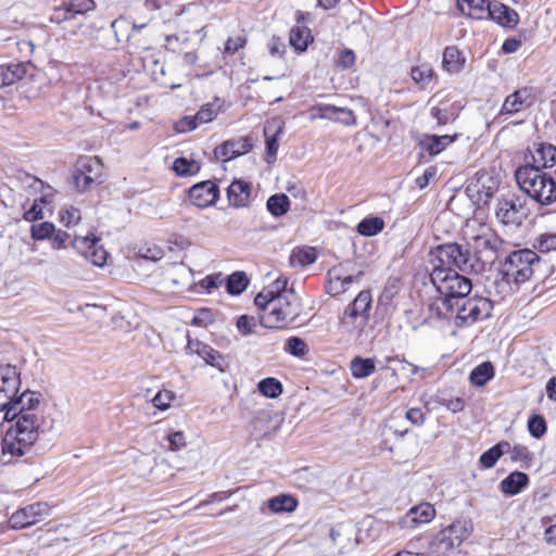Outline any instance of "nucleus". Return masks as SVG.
<instances>
[{
	"label": "nucleus",
	"instance_id": "f257e3e1",
	"mask_svg": "<svg viewBox=\"0 0 556 556\" xmlns=\"http://www.w3.org/2000/svg\"><path fill=\"white\" fill-rule=\"evenodd\" d=\"M430 281L438 292V296L429 305L431 314L439 319H451L455 306L471 292V280L459 275L457 270L437 269L431 271Z\"/></svg>",
	"mask_w": 556,
	"mask_h": 556
},
{
	"label": "nucleus",
	"instance_id": "f03ea898",
	"mask_svg": "<svg viewBox=\"0 0 556 556\" xmlns=\"http://www.w3.org/2000/svg\"><path fill=\"white\" fill-rule=\"evenodd\" d=\"M5 432V445L21 456L30 452L40 435L51 429L45 414H24L12 418Z\"/></svg>",
	"mask_w": 556,
	"mask_h": 556
},
{
	"label": "nucleus",
	"instance_id": "7ed1b4c3",
	"mask_svg": "<svg viewBox=\"0 0 556 556\" xmlns=\"http://www.w3.org/2000/svg\"><path fill=\"white\" fill-rule=\"evenodd\" d=\"M540 265L539 255L532 250H518L508 255L500 271L501 278L494 281L496 292L507 294L517 291L534 274Z\"/></svg>",
	"mask_w": 556,
	"mask_h": 556
},
{
	"label": "nucleus",
	"instance_id": "20e7f679",
	"mask_svg": "<svg viewBox=\"0 0 556 556\" xmlns=\"http://www.w3.org/2000/svg\"><path fill=\"white\" fill-rule=\"evenodd\" d=\"M515 178L521 190L541 205H549L556 201L555 180L538 166H520Z\"/></svg>",
	"mask_w": 556,
	"mask_h": 556
},
{
	"label": "nucleus",
	"instance_id": "39448f33",
	"mask_svg": "<svg viewBox=\"0 0 556 556\" xmlns=\"http://www.w3.org/2000/svg\"><path fill=\"white\" fill-rule=\"evenodd\" d=\"M472 260L469 247L458 243L440 244L430 252L432 270L442 269L448 271L459 269L462 271H476Z\"/></svg>",
	"mask_w": 556,
	"mask_h": 556
},
{
	"label": "nucleus",
	"instance_id": "423d86ee",
	"mask_svg": "<svg viewBox=\"0 0 556 556\" xmlns=\"http://www.w3.org/2000/svg\"><path fill=\"white\" fill-rule=\"evenodd\" d=\"M301 314L299 296L290 290L289 294L278 296L271 303V311L260 317V323L265 328L280 329L293 323Z\"/></svg>",
	"mask_w": 556,
	"mask_h": 556
},
{
	"label": "nucleus",
	"instance_id": "0eeeda50",
	"mask_svg": "<svg viewBox=\"0 0 556 556\" xmlns=\"http://www.w3.org/2000/svg\"><path fill=\"white\" fill-rule=\"evenodd\" d=\"M503 243V240L491 229H485L472 238L469 249L473 251L471 254L476 271L495 262Z\"/></svg>",
	"mask_w": 556,
	"mask_h": 556
},
{
	"label": "nucleus",
	"instance_id": "6e6552de",
	"mask_svg": "<svg viewBox=\"0 0 556 556\" xmlns=\"http://www.w3.org/2000/svg\"><path fill=\"white\" fill-rule=\"evenodd\" d=\"M472 525L469 520H456L428 541L429 552L445 554L460 544L470 535Z\"/></svg>",
	"mask_w": 556,
	"mask_h": 556
},
{
	"label": "nucleus",
	"instance_id": "1a4fd4ad",
	"mask_svg": "<svg viewBox=\"0 0 556 556\" xmlns=\"http://www.w3.org/2000/svg\"><path fill=\"white\" fill-rule=\"evenodd\" d=\"M492 309V301L488 298L468 295L455 306V312L452 317L455 318V325L457 327H464L477 320L490 317Z\"/></svg>",
	"mask_w": 556,
	"mask_h": 556
},
{
	"label": "nucleus",
	"instance_id": "9d476101",
	"mask_svg": "<svg viewBox=\"0 0 556 556\" xmlns=\"http://www.w3.org/2000/svg\"><path fill=\"white\" fill-rule=\"evenodd\" d=\"M492 309V301L488 298L468 295L455 306V312L452 317L455 318V325L457 327H464L477 320L490 317Z\"/></svg>",
	"mask_w": 556,
	"mask_h": 556
},
{
	"label": "nucleus",
	"instance_id": "9b49d317",
	"mask_svg": "<svg viewBox=\"0 0 556 556\" xmlns=\"http://www.w3.org/2000/svg\"><path fill=\"white\" fill-rule=\"evenodd\" d=\"M103 164L97 156H80L72 173L73 184L78 192H86L101 184Z\"/></svg>",
	"mask_w": 556,
	"mask_h": 556
},
{
	"label": "nucleus",
	"instance_id": "f8f14e48",
	"mask_svg": "<svg viewBox=\"0 0 556 556\" xmlns=\"http://www.w3.org/2000/svg\"><path fill=\"white\" fill-rule=\"evenodd\" d=\"M528 212L525 199L515 194L498 199L495 208L497 220L504 225H520Z\"/></svg>",
	"mask_w": 556,
	"mask_h": 556
},
{
	"label": "nucleus",
	"instance_id": "ddd939ff",
	"mask_svg": "<svg viewBox=\"0 0 556 556\" xmlns=\"http://www.w3.org/2000/svg\"><path fill=\"white\" fill-rule=\"evenodd\" d=\"M430 116L437 121V126H444L453 123L459 115L462 106L448 94L440 91L430 100Z\"/></svg>",
	"mask_w": 556,
	"mask_h": 556
},
{
	"label": "nucleus",
	"instance_id": "4468645a",
	"mask_svg": "<svg viewBox=\"0 0 556 556\" xmlns=\"http://www.w3.org/2000/svg\"><path fill=\"white\" fill-rule=\"evenodd\" d=\"M26 414H45L41 408V394L30 390L17 393L4 413V420L10 421L14 417Z\"/></svg>",
	"mask_w": 556,
	"mask_h": 556
},
{
	"label": "nucleus",
	"instance_id": "2eb2a0df",
	"mask_svg": "<svg viewBox=\"0 0 556 556\" xmlns=\"http://www.w3.org/2000/svg\"><path fill=\"white\" fill-rule=\"evenodd\" d=\"M20 389L21 378L16 367L0 366V413H5Z\"/></svg>",
	"mask_w": 556,
	"mask_h": 556
},
{
	"label": "nucleus",
	"instance_id": "dca6fc26",
	"mask_svg": "<svg viewBox=\"0 0 556 556\" xmlns=\"http://www.w3.org/2000/svg\"><path fill=\"white\" fill-rule=\"evenodd\" d=\"M99 240L96 237H75L73 247L78 250L91 264L96 266H103L106 262L108 252L103 247L99 245Z\"/></svg>",
	"mask_w": 556,
	"mask_h": 556
},
{
	"label": "nucleus",
	"instance_id": "f3484780",
	"mask_svg": "<svg viewBox=\"0 0 556 556\" xmlns=\"http://www.w3.org/2000/svg\"><path fill=\"white\" fill-rule=\"evenodd\" d=\"M536 98L532 87H522L507 96L502 109V114H516L534 104Z\"/></svg>",
	"mask_w": 556,
	"mask_h": 556
},
{
	"label": "nucleus",
	"instance_id": "a211bd4d",
	"mask_svg": "<svg viewBox=\"0 0 556 556\" xmlns=\"http://www.w3.org/2000/svg\"><path fill=\"white\" fill-rule=\"evenodd\" d=\"M47 511V504L34 503L20 508L9 519V525L13 529H22L35 525Z\"/></svg>",
	"mask_w": 556,
	"mask_h": 556
},
{
	"label": "nucleus",
	"instance_id": "6ab92c4d",
	"mask_svg": "<svg viewBox=\"0 0 556 556\" xmlns=\"http://www.w3.org/2000/svg\"><path fill=\"white\" fill-rule=\"evenodd\" d=\"M187 352L189 354H195L202 358L206 365L217 368L220 372L225 371L224 364L225 359L220 352L213 349L211 345L198 340L188 339Z\"/></svg>",
	"mask_w": 556,
	"mask_h": 556
},
{
	"label": "nucleus",
	"instance_id": "aec40b11",
	"mask_svg": "<svg viewBox=\"0 0 556 556\" xmlns=\"http://www.w3.org/2000/svg\"><path fill=\"white\" fill-rule=\"evenodd\" d=\"M362 276L363 271L356 275H348L343 264L333 266L327 273L329 292L332 295L344 293L350 289V286Z\"/></svg>",
	"mask_w": 556,
	"mask_h": 556
},
{
	"label": "nucleus",
	"instance_id": "412c9836",
	"mask_svg": "<svg viewBox=\"0 0 556 556\" xmlns=\"http://www.w3.org/2000/svg\"><path fill=\"white\" fill-rule=\"evenodd\" d=\"M218 193L217 185L206 180L195 184L189 189V199L193 205L204 208L215 204Z\"/></svg>",
	"mask_w": 556,
	"mask_h": 556
},
{
	"label": "nucleus",
	"instance_id": "4be33fe9",
	"mask_svg": "<svg viewBox=\"0 0 556 556\" xmlns=\"http://www.w3.org/2000/svg\"><path fill=\"white\" fill-rule=\"evenodd\" d=\"M485 18H490L498 25L508 28H514L519 23L518 13L514 9L501 2H491Z\"/></svg>",
	"mask_w": 556,
	"mask_h": 556
},
{
	"label": "nucleus",
	"instance_id": "5701e85b",
	"mask_svg": "<svg viewBox=\"0 0 556 556\" xmlns=\"http://www.w3.org/2000/svg\"><path fill=\"white\" fill-rule=\"evenodd\" d=\"M252 149V143L247 137H239L225 141L215 148V155L224 160H231L248 153Z\"/></svg>",
	"mask_w": 556,
	"mask_h": 556
},
{
	"label": "nucleus",
	"instance_id": "b1692460",
	"mask_svg": "<svg viewBox=\"0 0 556 556\" xmlns=\"http://www.w3.org/2000/svg\"><path fill=\"white\" fill-rule=\"evenodd\" d=\"M367 324V320L344 309L339 317V331L345 337L359 339Z\"/></svg>",
	"mask_w": 556,
	"mask_h": 556
},
{
	"label": "nucleus",
	"instance_id": "393cba45",
	"mask_svg": "<svg viewBox=\"0 0 556 556\" xmlns=\"http://www.w3.org/2000/svg\"><path fill=\"white\" fill-rule=\"evenodd\" d=\"M435 517V509L430 503H421L412 507L404 518V525L416 527L428 523Z\"/></svg>",
	"mask_w": 556,
	"mask_h": 556
},
{
	"label": "nucleus",
	"instance_id": "a878e982",
	"mask_svg": "<svg viewBox=\"0 0 556 556\" xmlns=\"http://www.w3.org/2000/svg\"><path fill=\"white\" fill-rule=\"evenodd\" d=\"M251 195V185L243 180H235L227 189L229 203L235 207H244L248 205Z\"/></svg>",
	"mask_w": 556,
	"mask_h": 556
},
{
	"label": "nucleus",
	"instance_id": "bb28decb",
	"mask_svg": "<svg viewBox=\"0 0 556 556\" xmlns=\"http://www.w3.org/2000/svg\"><path fill=\"white\" fill-rule=\"evenodd\" d=\"M371 302L372 298L370 291L362 290L353 302L345 307V311L369 321Z\"/></svg>",
	"mask_w": 556,
	"mask_h": 556
},
{
	"label": "nucleus",
	"instance_id": "cd10ccee",
	"mask_svg": "<svg viewBox=\"0 0 556 556\" xmlns=\"http://www.w3.org/2000/svg\"><path fill=\"white\" fill-rule=\"evenodd\" d=\"M529 483V477L525 472L514 471L501 482V491L506 495H517Z\"/></svg>",
	"mask_w": 556,
	"mask_h": 556
},
{
	"label": "nucleus",
	"instance_id": "c85d7f7f",
	"mask_svg": "<svg viewBox=\"0 0 556 556\" xmlns=\"http://www.w3.org/2000/svg\"><path fill=\"white\" fill-rule=\"evenodd\" d=\"M266 506L273 514L293 513L299 506L296 497L290 494H279L270 497Z\"/></svg>",
	"mask_w": 556,
	"mask_h": 556
},
{
	"label": "nucleus",
	"instance_id": "c756f323",
	"mask_svg": "<svg viewBox=\"0 0 556 556\" xmlns=\"http://www.w3.org/2000/svg\"><path fill=\"white\" fill-rule=\"evenodd\" d=\"M458 138V134L450 135H428L421 141V144L426 151L431 155H437L445 150L450 144H452Z\"/></svg>",
	"mask_w": 556,
	"mask_h": 556
},
{
	"label": "nucleus",
	"instance_id": "7c9ffc66",
	"mask_svg": "<svg viewBox=\"0 0 556 556\" xmlns=\"http://www.w3.org/2000/svg\"><path fill=\"white\" fill-rule=\"evenodd\" d=\"M491 2L489 0H457V7L472 18H485Z\"/></svg>",
	"mask_w": 556,
	"mask_h": 556
},
{
	"label": "nucleus",
	"instance_id": "2f4dec72",
	"mask_svg": "<svg viewBox=\"0 0 556 556\" xmlns=\"http://www.w3.org/2000/svg\"><path fill=\"white\" fill-rule=\"evenodd\" d=\"M274 419L273 410L270 409H260L256 410L253 415L251 426L252 433L257 437L266 435L271 429V421Z\"/></svg>",
	"mask_w": 556,
	"mask_h": 556
},
{
	"label": "nucleus",
	"instance_id": "473e14b6",
	"mask_svg": "<svg viewBox=\"0 0 556 556\" xmlns=\"http://www.w3.org/2000/svg\"><path fill=\"white\" fill-rule=\"evenodd\" d=\"M26 74V65L22 63L0 65V88L13 85Z\"/></svg>",
	"mask_w": 556,
	"mask_h": 556
},
{
	"label": "nucleus",
	"instance_id": "72a5a7b5",
	"mask_svg": "<svg viewBox=\"0 0 556 556\" xmlns=\"http://www.w3.org/2000/svg\"><path fill=\"white\" fill-rule=\"evenodd\" d=\"M350 370L354 378L365 379L372 375L376 370V363L374 358L355 356L350 363Z\"/></svg>",
	"mask_w": 556,
	"mask_h": 556
},
{
	"label": "nucleus",
	"instance_id": "f704fd0d",
	"mask_svg": "<svg viewBox=\"0 0 556 556\" xmlns=\"http://www.w3.org/2000/svg\"><path fill=\"white\" fill-rule=\"evenodd\" d=\"M532 157L535 163L534 166L539 168L552 167L556 163V147L551 143H541Z\"/></svg>",
	"mask_w": 556,
	"mask_h": 556
},
{
	"label": "nucleus",
	"instance_id": "c9c22d12",
	"mask_svg": "<svg viewBox=\"0 0 556 556\" xmlns=\"http://www.w3.org/2000/svg\"><path fill=\"white\" fill-rule=\"evenodd\" d=\"M443 67L450 73H457L463 68L465 58L457 47H446L443 52Z\"/></svg>",
	"mask_w": 556,
	"mask_h": 556
},
{
	"label": "nucleus",
	"instance_id": "e433bc0d",
	"mask_svg": "<svg viewBox=\"0 0 556 556\" xmlns=\"http://www.w3.org/2000/svg\"><path fill=\"white\" fill-rule=\"evenodd\" d=\"M313 41L311 30L307 27H292L290 30L289 42L299 52H304L308 43Z\"/></svg>",
	"mask_w": 556,
	"mask_h": 556
},
{
	"label": "nucleus",
	"instance_id": "4c0bfd02",
	"mask_svg": "<svg viewBox=\"0 0 556 556\" xmlns=\"http://www.w3.org/2000/svg\"><path fill=\"white\" fill-rule=\"evenodd\" d=\"M266 207L273 216L280 217L288 213L290 200L285 193H276L268 198Z\"/></svg>",
	"mask_w": 556,
	"mask_h": 556
},
{
	"label": "nucleus",
	"instance_id": "58836bf2",
	"mask_svg": "<svg viewBox=\"0 0 556 556\" xmlns=\"http://www.w3.org/2000/svg\"><path fill=\"white\" fill-rule=\"evenodd\" d=\"M350 533L351 529L349 526L339 523L330 529L329 536L334 546L344 549L352 545Z\"/></svg>",
	"mask_w": 556,
	"mask_h": 556
},
{
	"label": "nucleus",
	"instance_id": "ea45409f",
	"mask_svg": "<svg viewBox=\"0 0 556 556\" xmlns=\"http://www.w3.org/2000/svg\"><path fill=\"white\" fill-rule=\"evenodd\" d=\"M494 377V368L490 362H484L476 366L470 372L472 384L482 387Z\"/></svg>",
	"mask_w": 556,
	"mask_h": 556
},
{
	"label": "nucleus",
	"instance_id": "a19ab883",
	"mask_svg": "<svg viewBox=\"0 0 556 556\" xmlns=\"http://www.w3.org/2000/svg\"><path fill=\"white\" fill-rule=\"evenodd\" d=\"M249 279L244 271H235L228 276L226 281V290L229 294L239 295L248 287Z\"/></svg>",
	"mask_w": 556,
	"mask_h": 556
},
{
	"label": "nucleus",
	"instance_id": "79ce46f5",
	"mask_svg": "<svg viewBox=\"0 0 556 556\" xmlns=\"http://www.w3.org/2000/svg\"><path fill=\"white\" fill-rule=\"evenodd\" d=\"M384 227V222L382 218L375 217H366L361 220L357 225V231L367 237L375 236L379 233Z\"/></svg>",
	"mask_w": 556,
	"mask_h": 556
},
{
	"label": "nucleus",
	"instance_id": "37998d69",
	"mask_svg": "<svg viewBox=\"0 0 556 556\" xmlns=\"http://www.w3.org/2000/svg\"><path fill=\"white\" fill-rule=\"evenodd\" d=\"M200 168V164L197 161L186 157H178L173 163V170L181 177L195 175Z\"/></svg>",
	"mask_w": 556,
	"mask_h": 556
},
{
	"label": "nucleus",
	"instance_id": "c03bdc74",
	"mask_svg": "<svg viewBox=\"0 0 556 556\" xmlns=\"http://www.w3.org/2000/svg\"><path fill=\"white\" fill-rule=\"evenodd\" d=\"M258 391L266 397L276 399L282 393L281 382L273 377L262 379L257 384Z\"/></svg>",
	"mask_w": 556,
	"mask_h": 556
},
{
	"label": "nucleus",
	"instance_id": "a18cd8bd",
	"mask_svg": "<svg viewBox=\"0 0 556 556\" xmlns=\"http://www.w3.org/2000/svg\"><path fill=\"white\" fill-rule=\"evenodd\" d=\"M168 279L172 281L173 285H188L190 282L192 273L189 267H187L185 264H173L172 265V273H168Z\"/></svg>",
	"mask_w": 556,
	"mask_h": 556
},
{
	"label": "nucleus",
	"instance_id": "49530a36",
	"mask_svg": "<svg viewBox=\"0 0 556 556\" xmlns=\"http://www.w3.org/2000/svg\"><path fill=\"white\" fill-rule=\"evenodd\" d=\"M283 350L295 357H303L307 354L308 346L302 338L291 337L286 341Z\"/></svg>",
	"mask_w": 556,
	"mask_h": 556
},
{
	"label": "nucleus",
	"instance_id": "de8ad7c7",
	"mask_svg": "<svg viewBox=\"0 0 556 556\" xmlns=\"http://www.w3.org/2000/svg\"><path fill=\"white\" fill-rule=\"evenodd\" d=\"M281 132V128H279L273 135H269L268 128H264V134L266 137V156L265 161L270 164L276 160L277 151H278V136Z\"/></svg>",
	"mask_w": 556,
	"mask_h": 556
},
{
	"label": "nucleus",
	"instance_id": "09e8293b",
	"mask_svg": "<svg viewBox=\"0 0 556 556\" xmlns=\"http://www.w3.org/2000/svg\"><path fill=\"white\" fill-rule=\"evenodd\" d=\"M54 225L49 222L33 224L30 227L31 238L36 241L50 239L54 233Z\"/></svg>",
	"mask_w": 556,
	"mask_h": 556
},
{
	"label": "nucleus",
	"instance_id": "8fccbe9b",
	"mask_svg": "<svg viewBox=\"0 0 556 556\" xmlns=\"http://www.w3.org/2000/svg\"><path fill=\"white\" fill-rule=\"evenodd\" d=\"M546 429V421L541 415L530 416L528 420V430L533 438L540 439L545 434Z\"/></svg>",
	"mask_w": 556,
	"mask_h": 556
},
{
	"label": "nucleus",
	"instance_id": "3c124183",
	"mask_svg": "<svg viewBox=\"0 0 556 556\" xmlns=\"http://www.w3.org/2000/svg\"><path fill=\"white\" fill-rule=\"evenodd\" d=\"M433 76V70L428 64L415 66L410 71V77L417 84L426 85Z\"/></svg>",
	"mask_w": 556,
	"mask_h": 556
},
{
	"label": "nucleus",
	"instance_id": "603ef678",
	"mask_svg": "<svg viewBox=\"0 0 556 556\" xmlns=\"http://www.w3.org/2000/svg\"><path fill=\"white\" fill-rule=\"evenodd\" d=\"M220 106H216L215 103H207L200 108L194 117L199 124H205L212 122L218 114Z\"/></svg>",
	"mask_w": 556,
	"mask_h": 556
},
{
	"label": "nucleus",
	"instance_id": "864d4df0",
	"mask_svg": "<svg viewBox=\"0 0 556 556\" xmlns=\"http://www.w3.org/2000/svg\"><path fill=\"white\" fill-rule=\"evenodd\" d=\"M61 222L66 226L77 225L81 218L80 211L73 206H65L60 211Z\"/></svg>",
	"mask_w": 556,
	"mask_h": 556
},
{
	"label": "nucleus",
	"instance_id": "5fc2aeb1",
	"mask_svg": "<svg viewBox=\"0 0 556 556\" xmlns=\"http://www.w3.org/2000/svg\"><path fill=\"white\" fill-rule=\"evenodd\" d=\"M292 257L296 260V262L302 266H307L315 263L317 258V253L315 248L305 247L303 249L298 250L293 253Z\"/></svg>",
	"mask_w": 556,
	"mask_h": 556
},
{
	"label": "nucleus",
	"instance_id": "6e6d98bb",
	"mask_svg": "<svg viewBox=\"0 0 556 556\" xmlns=\"http://www.w3.org/2000/svg\"><path fill=\"white\" fill-rule=\"evenodd\" d=\"M175 399V395L172 391L169 390H163V391H159L151 400L152 404L154 407L161 409V410H166L167 408L170 407V404L173 402V400Z\"/></svg>",
	"mask_w": 556,
	"mask_h": 556
},
{
	"label": "nucleus",
	"instance_id": "4d7b16f0",
	"mask_svg": "<svg viewBox=\"0 0 556 556\" xmlns=\"http://www.w3.org/2000/svg\"><path fill=\"white\" fill-rule=\"evenodd\" d=\"M128 27H131L132 30L139 31L146 27V24L138 25L135 23H130L127 18L122 17V16L114 20L111 23V28L114 31L117 41H121V39L118 37V31L123 30V29H127Z\"/></svg>",
	"mask_w": 556,
	"mask_h": 556
},
{
	"label": "nucleus",
	"instance_id": "13d9d810",
	"mask_svg": "<svg viewBox=\"0 0 556 556\" xmlns=\"http://www.w3.org/2000/svg\"><path fill=\"white\" fill-rule=\"evenodd\" d=\"M214 313L210 308H200L195 311L193 318H192V325L199 326V327H207L211 324L214 323Z\"/></svg>",
	"mask_w": 556,
	"mask_h": 556
},
{
	"label": "nucleus",
	"instance_id": "bf43d9fd",
	"mask_svg": "<svg viewBox=\"0 0 556 556\" xmlns=\"http://www.w3.org/2000/svg\"><path fill=\"white\" fill-rule=\"evenodd\" d=\"M313 110L317 112V114L314 115V117L329 119L331 122L337 123L338 113H337V106L336 105H332V104H318V105L314 106Z\"/></svg>",
	"mask_w": 556,
	"mask_h": 556
},
{
	"label": "nucleus",
	"instance_id": "052dcab7",
	"mask_svg": "<svg viewBox=\"0 0 556 556\" xmlns=\"http://www.w3.org/2000/svg\"><path fill=\"white\" fill-rule=\"evenodd\" d=\"M288 280L285 277H278L275 281H273L265 289L274 295L275 299L278 296H283L285 294H289L290 290H287Z\"/></svg>",
	"mask_w": 556,
	"mask_h": 556
},
{
	"label": "nucleus",
	"instance_id": "680f3d73",
	"mask_svg": "<svg viewBox=\"0 0 556 556\" xmlns=\"http://www.w3.org/2000/svg\"><path fill=\"white\" fill-rule=\"evenodd\" d=\"M274 295L265 288L255 296L254 303L260 311H271V303L275 302Z\"/></svg>",
	"mask_w": 556,
	"mask_h": 556
},
{
	"label": "nucleus",
	"instance_id": "e2e57ef3",
	"mask_svg": "<svg viewBox=\"0 0 556 556\" xmlns=\"http://www.w3.org/2000/svg\"><path fill=\"white\" fill-rule=\"evenodd\" d=\"M338 118L337 123L342 124L344 126H355L356 125V115L354 112L348 108L337 106Z\"/></svg>",
	"mask_w": 556,
	"mask_h": 556
},
{
	"label": "nucleus",
	"instance_id": "0e129e2a",
	"mask_svg": "<svg viewBox=\"0 0 556 556\" xmlns=\"http://www.w3.org/2000/svg\"><path fill=\"white\" fill-rule=\"evenodd\" d=\"M68 4L75 14H83L96 8L93 0H71Z\"/></svg>",
	"mask_w": 556,
	"mask_h": 556
},
{
	"label": "nucleus",
	"instance_id": "69168bd1",
	"mask_svg": "<svg viewBox=\"0 0 556 556\" xmlns=\"http://www.w3.org/2000/svg\"><path fill=\"white\" fill-rule=\"evenodd\" d=\"M255 326V318L248 315H242L237 320V328L243 336L252 333Z\"/></svg>",
	"mask_w": 556,
	"mask_h": 556
},
{
	"label": "nucleus",
	"instance_id": "338daca9",
	"mask_svg": "<svg viewBox=\"0 0 556 556\" xmlns=\"http://www.w3.org/2000/svg\"><path fill=\"white\" fill-rule=\"evenodd\" d=\"M500 457L498 452L492 446L481 454L479 460L483 468L490 469L495 466Z\"/></svg>",
	"mask_w": 556,
	"mask_h": 556
},
{
	"label": "nucleus",
	"instance_id": "774afa93",
	"mask_svg": "<svg viewBox=\"0 0 556 556\" xmlns=\"http://www.w3.org/2000/svg\"><path fill=\"white\" fill-rule=\"evenodd\" d=\"M536 247L541 252H549L556 250V235H542L538 240Z\"/></svg>",
	"mask_w": 556,
	"mask_h": 556
}]
</instances>
